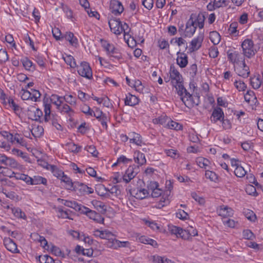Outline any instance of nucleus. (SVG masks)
<instances>
[{"label": "nucleus", "instance_id": "f257e3e1", "mask_svg": "<svg viewBox=\"0 0 263 263\" xmlns=\"http://www.w3.org/2000/svg\"><path fill=\"white\" fill-rule=\"evenodd\" d=\"M172 83L176 88L178 95L180 96L181 100L186 107L190 108L193 106L194 104L198 105V101L195 102L193 100L192 95L184 87L182 84V80L177 82L172 81ZM197 100H199V98H197Z\"/></svg>", "mask_w": 263, "mask_h": 263}, {"label": "nucleus", "instance_id": "f03ea898", "mask_svg": "<svg viewBox=\"0 0 263 263\" xmlns=\"http://www.w3.org/2000/svg\"><path fill=\"white\" fill-rule=\"evenodd\" d=\"M241 46L243 56L249 59L253 57L260 48L259 46L255 45L253 41L250 39H245L242 42Z\"/></svg>", "mask_w": 263, "mask_h": 263}, {"label": "nucleus", "instance_id": "7ed1b4c3", "mask_svg": "<svg viewBox=\"0 0 263 263\" xmlns=\"http://www.w3.org/2000/svg\"><path fill=\"white\" fill-rule=\"evenodd\" d=\"M102 46L106 51L107 54L112 60L120 61L123 59L122 54L113 44H109L106 41L101 40Z\"/></svg>", "mask_w": 263, "mask_h": 263}, {"label": "nucleus", "instance_id": "20e7f679", "mask_svg": "<svg viewBox=\"0 0 263 263\" xmlns=\"http://www.w3.org/2000/svg\"><path fill=\"white\" fill-rule=\"evenodd\" d=\"M77 71L80 76L87 79L92 78V73L89 64L86 62H82L80 65H77Z\"/></svg>", "mask_w": 263, "mask_h": 263}, {"label": "nucleus", "instance_id": "39448f33", "mask_svg": "<svg viewBox=\"0 0 263 263\" xmlns=\"http://www.w3.org/2000/svg\"><path fill=\"white\" fill-rule=\"evenodd\" d=\"M81 213L87 215L90 219H92L98 223H103L104 222V218L99 213L85 206L82 207Z\"/></svg>", "mask_w": 263, "mask_h": 263}, {"label": "nucleus", "instance_id": "423d86ee", "mask_svg": "<svg viewBox=\"0 0 263 263\" xmlns=\"http://www.w3.org/2000/svg\"><path fill=\"white\" fill-rule=\"evenodd\" d=\"M244 57L237 51L228 52V59L234 64V66H238L239 65H242L243 63H245Z\"/></svg>", "mask_w": 263, "mask_h": 263}, {"label": "nucleus", "instance_id": "0eeeda50", "mask_svg": "<svg viewBox=\"0 0 263 263\" xmlns=\"http://www.w3.org/2000/svg\"><path fill=\"white\" fill-rule=\"evenodd\" d=\"M111 31L117 35L120 34L123 32L124 27H122V23L118 20L111 19L108 22Z\"/></svg>", "mask_w": 263, "mask_h": 263}, {"label": "nucleus", "instance_id": "6e6552de", "mask_svg": "<svg viewBox=\"0 0 263 263\" xmlns=\"http://www.w3.org/2000/svg\"><path fill=\"white\" fill-rule=\"evenodd\" d=\"M130 194L136 199L142 200L147 197L149 193L146 189L137 187L130 190Z\"/></svg>", "mask_w": 263, "mask_h": 263}, {"label": "nucleus", "instance_id": "1a4fd4ad", "mask_svg": "<svg viewBox=\"0 0 263 263\" xmlns=\"http://www.w3.org/2000/svg\"><path fill=\"white\" fill-rule=\"evenodd\" d=\"M234 69L236 73L243 78H248L250 74L249 68L245 63H243L242 65L234 66Z\"/></svg>", "mask_w": 263, "mask_h": 263}, {"label": "nucleus", "instance_id": "9d476101", "mask_svg": "<svg viewBox=\"0 0 263 263\" xmlns=\"http://www.w3.org/2000/svg\"><path fill=\"white\" fill-rule=\"evenodd\" d=\"M203 39V33H200L196 37L192 40L191 42V49L192 51H196L201 47Z\"/></svg>", "mask_w": 263, "mask_h": 263}, {"label": "nucleus", "instance_id": "9b49d317", "mask_svg": "<svg viewBox=\"0 0 263 263\" xmlns=\"http://www.w3.org/2000/svg\"><path fill=\"white\" fill-rule=\"evenodd\" d=\"M195 23L191 18L188 20L184 31L185 36L191 37L194 34L197 28Z\"/></svg>", "mask_w": 263, "mask_h": 263}, {"label": "nucleus", "instance_id": "f8f14e48", "mask_svg": "<svg viewBox=\"0 0 263 263\" xmlns=\"http://www.w3.org/2000/svg\"><path fill=\"white\" fill-rule=\"evenodd\" d=\"M110 8L111 10V12L115 15H119L124 10L122 3L117 0H114L111 2Z\"/></svg>", "mask_w": 263, "mask_h": 263}, {"label": "nucleus", "instance_id": "ddd939ff", "mask_svg": "<svg viewBox=\"0 0 263 263\" xmlns=\"http://www.w3.org/2000/svg\"><path fill=\"white\" fill-rule=\"evenodd\" d=\"M224 117L222 109L219 107H217L213 110L211 119L212 122L216 123L218 121H221L222 119H223Z\"/></svg>", "mask_w": 263, "mask_h": 263}, {"label": "nucleus", "instance_id": "4468645a", "mask_svg": "<svg viewBox=\"0 0 263 263\" xmlns=\"http://www.w3.org/2000/svg\"><path fill=\"white\" fill-rule=\"evenodd\" d=\"M93 235L95 237H99L101 239L110 240L114 237L113 234L107 230L100 231L98 229L93 231Z\"/></svg>", "mask_w": 263, "mask_h": 263}, {"label": "nucleus", "instance_id": "2eb2a0df", "mask_svg": "<svg viewBox=\"0 0 263 263\" xmlns=\"http://www.w3.org/2000/svg\"><path fill=\"white\" fill-rule=\"evenodd\" d=\"M4 244L8 251L14 253L18 252L16 244L10 238H5Z\"/></svg>", "mask_w": 263, "mask_h": 263}, {"label": "nucleus", "instance_id": "dca6fc26", "mask_svg": "<svg viewBox=\"0 0 263 263\" xmlns=\"http://www.w3.org/2000/svg\"><path fill=\"white\" fill-rule=\"evenodd\" d=\"M177 63L181 67L184 68L186 67L188 63V57L187 55L184 53L178 52L177 53Z\"/></svg>", "mask_w": 263, "mask_h": 263}, {"label": "nucleus", "instance_id": "f3484780", "mask_svg": "<svg viewBox=\"0 0 263 263\" xmlns=\"http://www.w3.org/2000/svg\"><path fill=\"white\" fill-rule=\"evenodd\" d=\"M170 73L172 82H177L182 80V76L173 65L171 66Z\"/></svg>", "mask_w": 263, "mask_h": 263}, {"label": "nucleus", "instance_id": "a211bd4d", "mask_svg": "<svg viewBox=\"0 0 263 263\" xmlns=\"http://www.w3.org/2000/svg\"><path fill=\"white\" fill-rule=\"evenodd\" d=\"M62 203L68 207L72 208L74 209L76 211H79L80 213L82 210V207L84 206V205H82L81 204H79L76 201H68V200H62Z\"/></svg>", "mask_w": 263, "mask_h": 263}, {"label": "nucleus", "instance_id": "6ab92c4d", "mask_svg": "<svg viewBox=\"0 0 263 263\" xmlns=\"http://www.w3.org/2000/svg\"><path fill=\"white\" fill-rule=\"evenodd\" d=\"M138 102V98L136 96L130 93L128 94V96H126L125 99V104L126 105L134 106L137 104Z\"/></svg>", "mask_w": 263, "mask_h": 263}, {"label": "nucleus", "instance_id": "aec40b11", "mask_svg": "<svg viewBox=\"0 0 263 263\" xmlns=\"http://www.w3.org/2000/svg\"><path fill=\"white\" fill-rule=\"evenodd\" d=\"M261 83L262 81L259 74L250 78V84L255 89H258L260 87Z\"/></svg>", "mask_w": 263, "mask_h": 263}, {"label": "nucleus", "instance_id": "412c9836", "mask_svg": "<svg viewBox=\"0 0 263 263\" xmlns=\"http://www.w3.org/2000/svg\"><path fill=\"white\" fill-rule=\"evenodd\" d=\"M21 62L26 70L31 71L35 70V65L28 58L25 57L22 59Z\"/></svg>", "mask_w": 263, "mask_h": 263}, {"label": "nucleus", "instance_id": "4be33fe9", "mask_svg": "<svg viewBox=\"0 0 263 263\" xmlns=\"http://www.w3.org/2000/svg\"><path fill=\"white\" fill-rule=\"evenodd\" d=\"M31 237L33 238L34 240H36L40 242L41 245H43V242H44V245H43V247L44 249H48L49 248L47 241L44 236H40L37 233H32Z\"/></svg>", "mask_w": 263, "mask_h": 263}, {"label": "nucleus", "instance_id": "5701e85b", "mask_svg": "<svg viewBox=\"0 0 263 263\" xmlns=\"http://www.w3.org/2000/svg\"><path fill=\"white\" fill-rule=\"evenodd\" d=\"M129 136L131 137L129 139L130 143H134L137 145H141L142 141L141 137L139 134L133 133L129 134Z\"/></svg>", "mask_w": 263, "mask_h": 263}, {"label": "nucleus", "instance_id": "b1692460", "mask_svg": "<svg viewBox=\"0 0 263 263\" xmlns=\"http://www.w3.org/2000/svg\"><path fill=\"white\" fill-rule=\"evenodd\" d=\"M50 100L53 104L57 106L58 108L60 109V106L63 103V97L59 96L57 95H52Z\"/></svg>", "mask_w": 263, "mask_h": 263}, {"label": "nucleus", "instance_id": "393cba45", "mask_svg": "<svg viewBox=\"0 0 263 263\" xmlns=\"http://www.w3.org/2000/svg\"><path fill=\"white\" fill-rule=\"evenodd\" d=\"M170 119L166 116V115L163 114L158 118L153 119V122L155 124H161L165 126L166 123Z\"/></svg>", "mask_w": 263, "mask_h": 263}, {"label": "nucleus", "instance_id": "a878e982", "mask_svg": "<svg viewBox=\"0 0 263 263\" xmlns=\"http://www.w3.org/2000/svg\"><path fill=\"white\" fill-rule=\"evenodd\" d=\"M31 133L34 137H40L43 134L44 129L41 126H35L31 129Z\"/></svg>", "mask_w": 263, "mask_h": 263}, {"label": "nucleus", "instance_id": "bb28decb", "mask_svg": "<svg viewBox=\"0 0 263 263\" xmlns=\"http://www.w3.org/2000/svg\"><path fill=\"white\" fill-rule=\"evenodd\" d=\"M210 39L214 45H217L220 41V35L216 31H212L210 33Z\"/></svg>", "mask_w": 263, "mask_h": 263}, {"label": "nucleus", "instance_id": "cd10ccee", "mask_svg": "<svg viewBox=\"0 0 263 263\" xmlns=\"http://www.w3.org/2000/svg\"><path fill=\"white\" fill-rule=\"evenodd\" d=\"M205 16L203 14H198L197 18L194 21L195 23V26H198L200 29H202L204 27V25Z\"/></svg>", "mask_w": 263, "mask_h": 263}, {"label": "nucleus", "instance_id": "c85d7f7f", "mask_svg": "<svg viewBox=\"0 0 263 263\" xmlns=\"http://www.w3.org/2000/svg\"><path fill=\"white\" fill-rule=\"evenodd\" d=\"M50 170L52 171L54 176L57 177L58 178H59L60 179L64 175V172L62 170L59 169L55 165H50Z\"/></svg>", "mask_w": 263, "mask_h": 263}, {"label": "nucleus", "instance_id": "c756f323", "mask_svg": "<svg viewBox=\"0 0 263 263\" xmlns=\"http://www.w3.org/2000/svg\"><path fill=\"white\" fill-rule=\"evenodd\" d=\"M31 185H37V184H46L47 183V179L41 176H34L32 178Z\"/></svg>", "mask_w": 263, "mask_h": 263}, {"label": "nucleus", "instance_id": "7c9ffc66", "mask_svg": "<svg viewBox=\"0 0 263 263\" xmlns=\"http://www.w3.org/2000/svg\"><path fill=\"white\" fill-rule=\"evenodd\" d=\"M166 126L170 129H175L176 130L182 129V125L178 122L171 120L168 121Z\"/></svg>", "mask_w": 263, "mask_h": 263}, {"label": "nucleus", "instance_id": "2f4dec72", "mask_svg": "<svg viewBox=\"0 0 263 263\" xmlns=\"http://www.w3.org/2000/svg\"><path fill=\"white\" fill-rule=\"evenodd\" d=\"M135 161L138 164L142 165L146 163V159L144 154L138 152L137 156L135 157Z\"/></svg>", "mask_w": 263, "mask_h": 263}, {"label": "nucleus", "instance_id": "473e14b6", "mask_svg": "<svg viewBox=\"0 0 263 263\" xmlns=\"http://www.w3.org/2000/svg\"><path fill=\"white\" fill-rule=\"evenodd\" d=\"M39 261L40 263H55V260L48 255L39 256Z\"/></svg>", "mask_w": 263, "mask_h": 263}, {"label": "nucleus", "instance_id": "72a5a7b5", "mask_svg": "<svg viewBox=\"0 0 263 263\" xmlns=\"http://www.w3.org/2000/svg\"><path fill=\"white\" fill-rule=\"evenodd\" d=\"M197 164L201 168H206L210 163V161L207 159L203 157H199L196 160Z\"/></svg>", "mask_w": 263, "mask_h": 263}, {"label": "nucleus", "instance_id": "f704fd0d", "mask_svg": "<svg viewBox=\"0 0 263 263\" xmlns=\"http://www.w3.org/2000/svg\"><path fill=\"white\" fill-rule=\"evenodd\" d=\"M31 109H33V110L32 111L31 110H29V111L34 113V118L33 120L36 121H40L41 118L43 116V112L42 110H41L39 108H35L33 107H32Z\"/></svg>", "mask_w": 263, "mask_h": 263}, {"label": "nucleus", "instance_id": "c9c22d12", "mask_svg": "<svg viewBox=\"0 0 263 263\" xmlns=\"http://www.w3.org/2000/svg\"><path fill=\"white\" fill-rule=\"evenodd\" d=\"M62 181L65 183L66 185V189L68 190H72L73 188V182H72V180L65 175V174L63 176V177L61 178Z\"/></svg>", "mask_w": 263, "mask_h": 263}, {"label": "nucleus", "instance_id": "e433bc0d", "mask_svg": "<svg viewBox=\"0 0 263 263\" xmlns=\"http://www.w3.org/2000/svg\"><path fill=\"white\" fill-rule=\"evenodd\" d=\"M119 243H121V241L112 237V239L108 240L107 246L109 248L117 249L120 248Z\"/></svg>", "mask_w": 263, "mask_h": 263}, {"label": "nucleus", "instance_id": "4c0bfd02", "mask_svg": "<svg viewBox=\"0 0 263 263\" xmlns=\"http://www.w3.org/2000/svg\"><path fill=\"white\" fill-rule=\"evenodd\" d=\"M30 92L31 95L30 100L34 102L38 101L39 99L41 97V93L40 91L34 89H31Z\"/></svg>", "mask_w": 263, "mask_h": 263}, {"label": "nucleus", "instance_id": "58836bf2", "mask_svg": "<svg viewBox=\"0 0 263 263\" xmlns=\"http://www.w3.org/2000/svg\"><path fill=\"white\" fill-rule=\"evenodd\" d=\"M235 175L238 177H242L246 174L247 172L241 166H237L234 171Z\"/></svg>", "mask_w": 263, "mask_h": 263}, {"label": "nucleus", "instance_id": "ea45409f", "mask_svg": "<svg viewBox=\"0 0 263 263\" xmlns=\"http://www.w3.org/2000/svg\"><path fill=\"white\" fill-rule=\"evenodd\" d=\"M67 146L68 147V149L69 151L74 153H79L82 148L81 146H78L73 143H68L67 144Z\"/></svg>", "mask_w": 263, "mask_h": 263}, {"label": "nucleus", "instance_id": "a19ab883", "mask_svg": "<svg viewBox=\"0 0 263 263\" xmlns=\"http://www.w3.org/2000/svg\"><path fill=\"white\" fill-rule=\"evenodd\" d=\"M234 85L236 88L239 91H245L247 88V85L242 81L236 80L234 83Z\"/></svg>", "mask_w": 263, "mask_h": 263}, {"label": "nucleus", "instance_id": "79ce46f5", "mask_svg": "<svg viewBox=\"0 0 263 263\" xmlns=\"http://www.w3.org/2000/svg\"><path fill=\"white\" fill-rule=\"evenodd\" d=\"M205 176L207 179L214 182H216L218 179L217 174L215 172L209 170L205 171Z\"/></svg>", "mask_w": 263, "mask_h": 263}, {"label": "nucleus", "instance_id": "37998d69", "mask_svg": "<svg viewBox=\"0 0 263 263\" xmlns=\"http://www.w3.org/2000/svg\"><path fill=\"white\" fill-rule=\"evenodd\" d=\"M133 86L135 88L136 90L139 92H142L144 88L141 81L139 80H135Z\"/></svg>", "mask_w": 263, "mask_h": 263}, {"label": "nucleus", "instance_id": "c03bdc74", "mask_svg": "<svg viewBox=\"0 0 263 263\" xmlns=\"http://www.w3.org/2000/svg\"><path fill=\"white\" fill-rule=\"evenodd\" d=\"M11 210L14 215L18 218H24L25 214L20 208H11Z\"/></svg>", "mask_w": 263, "mask_h": 263}, {"label": "nucleus", "instance_id": "a18cd8bd", "mask_svg": "<svg viewBox=\"0 0 263 263\" xmlns=\"http://www.w3.org/2000/svg\"><path fill=\"white\" fill-rule=\"evenodd\" d=\"M65 62L71 67H76L77 66L76 62L74 59L71 55H67L64 58Z\"/></svg>", "mask_w": 263, "mask_h": 263}, {"label": "nucleus", "instance_id": "49530a36", "mask_svg": "<svg viewBox=\"0 0 263 263\" xmlns=\"http://www.w3.org/2000/svg\"><path fill=\"white\" fill-rule=\"evenodd\" d=\"M66 101L67 103L71 105H75L76 104V98L71 95L64 96L63 101Z\"/></svg>", "mask_w": 263, "mask_h": 263}, {"label": "nucleus", "instance_id": "de8ad7c7", "mask_svg": "<svg viewBox=\"0 0 263 263\" xmlns=\"http://www.w3.org/2000/svg\"><path fill=\"white\" fill-rule=\"evenodd\" d=\"M152 258L153 261L155 263H166V260H170V259L164 257H161L158 255H154L152 256Z\"/></svg>", "mask_w": 263, "mask_h": 263}, {"label": "nucleus", "instance_id": "09e8293b", "mask_svg": "<svg viewBox=\"0 0 263 263\" xmlns=\"http://www.w3.org/2000/svg\"><path fill=\"white\" fill-rule=\"evenodd\" d=\"M244 213L246 217L250 221H255L256 220V215L252 211L247 210Z\"/></svg>", "mask_w": 263, "mask_h": 263}, {"label": "nucleus", "instance_id": "8fccbe9b", "mask_svg": "<svg viewBox=\"0 0 263 263\" xmlns=\"http://www.w3.org/2000/svg\"><path fill=\"white\" fill-rule=\"evenodd\" d=\"M94 206L98 209V208L101 209V212L105 213L106 212V208L105 204L100 201H93Z\"/></svg>", "mask_w": 263, "mask_h": 263}, {"label": "nucleus", "instance_id": "3c124183", "mask_svg": "<svg viewBox=\"0 0 263 263\" xmlns=\"http://www.w3.org/2000/svg\"><path fill=\"white\" fill-rule=\"evenodd\" d=\"M232 214V209L227 206L221 208L219 210V215L223 216H230Z\"/></svg>", "mask_w": 263, "mask_h": 263}, {"label": "nucleus", "instance_id": "603ef678", "mask_svg": "<svg viewBox=\"0 0 263 263\" xmlns=\"http://www.w3.org/2000/svg\"><path fill=\"white\" fill-rule=\"evenodd\" d=\"M61 112H64L68 114L69 116H71V113L73 112V110L71 109L70 107L67 104H64L62 107L60 106V109H59Z\"/></svg>", "mask_w": 263, "mask_h": 263}, {"label": "nucleus", "instance_id": "864d4df0", "mask_svg": "<svg viewBox=\"0 0 263 263\" xmlns=\"http://www.w3.org/2000/svg\"><path fill=\"white\" fill-rule=\"evenodd\" d=\"M58 216L59 218L71 219V218L68 216V214L67 211H64L62 209L59 208L58 209Z\"/></svg>", "mask_w": 263, "mask_h": 263}, {"label": "nucleus", "instance_id": "5fc2aeb1", "mask_svg": "<svg viewBox=\"0 0 263 263\" xmlns=\"http://www.w3.org/2000/svg\"><path fill=\"white\" fill-rule=\"evenodd\" d=\"M242 235L245 239L249 240H252L255 237L252 231L248 229L243 231Z\"/></svg>", "mask_w": 263, "mask_h": 263}, {"label": "nucleus", "instance_id": "6e6d98bb", "mask_svg": "<svg viewBox=\"0 0 263 263\" xmlns=\"http://www.w3.org/2000/svg\"><path fill=\"white\" fill-rule=\"evenodd\" d=\"M189 73L191 77L194 79L196 76L197 72V66L196 64H193L190 66L189 69Z\"/></svg>", "mask_w": 263, "mask_h": 263}, {"label": "nucleus", "instance_id": "4d7b16f0", "mask_svg": "<svg viewBox=\"0 0 263 263\" xmlns=\"http://www.w3.org/2000/svg\"><path fill=\"white\" fill-rule=\"evenodd\" d=\"M8 60V55L6 50H0V63L6 62Z\"/></svg>", "mask_w": 263, "mask_h": 263}, {"label": "nucleus", "instance_id": "13d9d810", "mask_svg": "<svg viewBox=\"0 0 263 263\" xmlns=\"http://www.w3.org/2000/svg\"><path fill=\"white\" fill-rule=\"evenodd\" d=\"M81 110L85 114L92 116V113L93 112V110L91 109V108L88 105L86 104L83 105L82 106Z\"/></svg>", "mask_w": 263, "mask_h": 263}, {"label": "nucleus", "instance_id": "bf43d9fd", "mask_svg": "<svg viewBox=\"0 0 263 263\" xmlns=\"http://www.w3.org/2000/svg\"><path fill=\"white\" fill-rule=\"evenodd\" d=\"M55 117L54 115L51 114V113L49 114H45L43 120L40 121V122H44L45 123H49V124H51L52 119L53 120Z\"/></svg>", "mask_w": 263, "mask_h": 263}, {"label": "nucleus", "instance_id": "052dcab7", "mask_svg": "<svg viewBox=\"0 0 263 263\" xmlns=\"http://www.w3.org/2000/svg\"><path fill=\"white\" fill-rule=\"evenodd\" d=\"M215 5L216 8L226 7L228 5L227 0H214Z\"/></svg>", "mask_w": 263, "mask_h": 263}, {"label": "nucleus", "instance_id": "680f3d73", "mask_svg": "<svg viewBox=\"0 0 263 263\" xmlns=\"http://www.w3.org/2000/svg\"><path fill=\"white\" fill-rule=\"evenodd\" d=\"M166 154L173 158H176L179 157V154L177 153V151L175 149H166L165 150Z\"/></svg>", "mask_w": 263, "mask_h": 263}, {"label": "nucleus", "instance_id": "e2e57ef3", "mask_svg": "<svg viewBox=\"0 0 263 263\" xmlns=\"http://www.w3.org/2000/svg\"><path fill=\"white\" fill-rule=\"evenodd\" d=\"M8 103L10 105V106L12 108V109L16 112L19 111L20 107L18 105H17L14 101L13 99L12 98L9 97L8 99Z\"/></svg>", "mask_w": 263, "mask_h": 263}, {"label": "nucleus", "instance_id": "0e129e2a", "mask_svg": "<svg viewBox=\"0 0 263 263\" xmlns=\"http://www.w3.org/2000/svg\"><path fill=\"white\" fill-rule=\"evenodd\" d=\"M137 174V173L134 171V167L132 166H129L125 173V174L127 175L128 177H130L132 179L135 177Z\"/></svg>", "mask_w": 263, "mask_h": 263}, {"label": "nucleus", "instance_id": "69168bd1", "mask_svg": "<svg viewBox=\"0 0 263 263\" xmlns=\"http://www.w3.org/2000/svg\"><path fill=\"white\" fill-rule=\"evenodd\" d=\"M188 230L187 229L183 230L182 228H181V230H180L178 237H181L182 239H189V235Z\"/></svg>", "mask_w": 263, "mask_h": 263}, {"label": "nucleus", "instance_id": "338daca9", "mask_svg": "<svg viewBox=\"0 0 263 263\" xmlns=\"http://www.w3.org/2000/svg\"><path fill=\"white\" fill-rule=\"evenodd\" d=\"M5 165L14 167L16 166L17 163L14 159L7 157Z\"/></svg>", "mask_w": 263, "mask_h": 263}, {"label": "nucleus", "instance_id": "774afa93", "mask_svg": "<svg viewBox=\"0 0 263 263\" xmlns=\"http://www.w3.org/2000/svg\"><path fill=\"white\" fill-rule=\"evenodd\" d=\"M100 121L102 126L106 129L107 128V122L109 120L106 115H104L102 116L100 118L98 119Z\"/></svg>", "mask_w": 263, "mask_h": 263}]
</instances>
